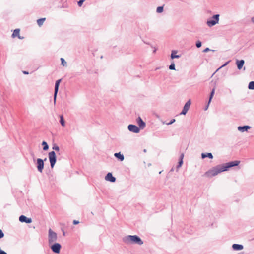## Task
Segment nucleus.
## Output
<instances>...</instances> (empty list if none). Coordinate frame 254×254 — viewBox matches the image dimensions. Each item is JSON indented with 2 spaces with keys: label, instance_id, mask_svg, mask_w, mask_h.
Wrapping results in <instances>:
<instances>
[{
  "label": "nucleus",
  "instance_id": "obj_38",
  "mask_svg": "<svg viewBox=\"0 0 254 254\" xmlns=\"http://www.w3.org/2000/svg\"><path fill=\"white\" fill-rule=\"evenodd\" d=\"M209 50L210 49L208 48H207L203 50V52L206 53L209 51Z\"/></svg>",
  "mask_w": 254,
  "mask_h": 254
},
{
  "label": "nucleus",
  "instance_id": "obj_27",
  "mask_svg": "<svg viewBox=\"0 0 254 254\" xmlns=\"http://www.w3.org/2000/svg\"><path fill=\"white\" fill-rule=\"evenodd\" d=\"M184 157V154H182L181 155V159H180V161H179V165H178V167H180L182 166V163H183V158Z\"/></svg>",
  "mask_w": 254,
  "mask_h": 254
},
{
  "label": "nucleus",
  "instance_id": "obj_20",
  "mask_svg": "<svg viewBox=\"0 0 254 254\" xmlns=\"http://www.w3.org/2000/svg\"><path fill=\"white\" fill-rule=\"evenodd\" d=\"M114 156L118 158L120 161H123L124 159L123 155L121 154L120 153H115Z\"/></svg>",
  "mask_w": 254,
  "mask_h": 254
},
{
  "label": "nucleus",
  "instance_id": "obj_10",
  "mask_svg": "<svg viewBox=\"0 0 254 254\" xmlns=\"http://www.w3.org/2000/svg\"><path fill=\"white\" fill-rule=\"evenodd\" d=\"M239 163H240V161H235L229 162L227 164H226V165H223L224 166V167L225 168L226 171L227 170V169L230 167L237 166L239 164Z\"/></svg>",
  "mask_w": 254,
  "mask_h": 254
},
{
  "label": "nucleus",
  "instance_id": "obj_32",
  "mask_svg": "<svg viewBox=\"0 0 254 254\" xmlns=\"http://www.w3.org/2000/svg\"><path fill=\"white\" fill-rule=\"evenodd\" d=\"M84 1H85V0H80L78 2V4L79 6H81V5H82V4Z\"/></svg>",
  "mask_w": 254,
  "mask_h": 254
},
{
  "label": "nucleus",
  "instance_id": "obj_29",
  "mask_svg": "<svg viewBox=\"0 0 254 254\" xmlns=\"http://www.w3.org/2000/svg\"><path fill=\"white\" fill-rule=\"evenodd\" d=\"M61 64L63 66H65L66 64V62L65 61L64 58H61Z\"/></svg>",
  "mask_w": 254,
  "mask_h": 254
},
{
  "label": "nucleus",
  "instance_id": "obj_41",
  "mask_svg": "<svg viewBox=\"0 0 254 254\" xmlns=\"http://www.w3.org/2000/svg\"><path fill=\"white\" fill-rule=\"evenodd\" d=\"M227 64H228V63H225L223 65H222V66H221V67H223V66H225V65H226Z\"/></svg>",
  "mask_w": 254,
  "mask_h": 254
},
{
  "label": "nucleus",
  "instance_id": "obj_7",
  "mask_svg": "<svg viewBox=\"0 0 254 254\" xmlns=\"http://www.w3.org/2000/svg\"><path fill=\"white\" fill-rule=\"evenodd\" d=\"M190 104L191 103L190 100L187 101V102L185 104L181 114L186 115L190 107Z\"/></svg>",
  "mask_w": 254,
  "mask_h": 254
},
{
  "label": "nucleus",
  "instance_id": "obj_12",
  "mask_svg": "<svg viewBox=\"0 0 254 254\" xmlns=\"http://www.w3.org/2000/svg\"><path fill=\"white\" fill-rule=\"evenodd\" d=\"M19 221L21 222H25L26 223H30L32 222V219L31 218H27L24 215H21L19 217Z\"/></svg>",
  "mask_w": 254,
  "mask_h": 254
},
{
  "label": "nucleus",
  "instance_id": "obj_37",
  "mask_svg": "<svg viewBox=\"0 0 254 254\" xmlns=\"http://www.w3.org/2000/svg\"><path fill=\"white\" fill-rule=\"evenodd\" d=\"M0 254H7L6 253L1 250H0Z\"/></svg>",
  "mask_w": 254,
  "mask_h": 254
},
{
  "label": "nucleus",
  "instance_id": "obj_34",
  "mask_svg": "<svg viewBox=\"0 0 254 254\" xmlns=\"http://www.w3.org/2000/svg\"><path fill=\"white\" fill-rule=\"evenodd\" d=\"M4 236V234L2 232V230L0 229V239L3 238Z\"/></svg>",
  "mask_w": 254,
  "mask_h": 254
},
{
  "label": "nucleus",
  "instance_id": "obj_31",
  "mask_svg": "<svg viewBox=\"0 0 254 254\" xmlns=\"http://www.w3.org/2000/svg\"><path fill=\"white\" fill-rule=\"evenodd\" d=\"M196 46L197 48H199L201 46V42L199 41H197L196 44Z\"/></svg>",
  "mask_w": 254,
  "mask_h": 254
},
{
  "label": "nucleus",
  "instance_id": "obj_3",
  "mask_svg": "<svg viewBox=\"0 0 254 254\" xmlns=\"http://www.w3.org/2000/svg\"><path fill=\"white\" fill-rule=\"evenodd\" d=\"M49 158L50 162L51 168H53L56 161V154L54 151H52L49 153Z\"/></svg>",
  "mask_w": 254,
  "mask_h": 254
},
{
  "label": "nucleus",
  "instance_id": "obj_36",
  "mask_svg": "<svg viewBox=\"0 0 254 254\" xmlns=\"http://www.w3.org/2000/svg\"><path fill=\"white\" fill-rule=\"evenodd\" d=\"M73 224H74V225H76V224H79V222L78 221H77V220H73Z\"/></svg>",
  "mask_w": 254,
  "mask_h": 254
},
{
  "label": "nucleus",
  "instance_id": "obj_23",
  "mask_svg": "<svg viewBox=\"0 0 254 254\" xmlns=\"http://www.w3.org/2000/svg\"><path fill=\"white\" fill-rule=\"evenodd\" d=\"M60 123H61V125L63 127H64L65 126V121H64V119L63 116V115H61L60 116Z\"/></svg>",
  "mask_w": 254,
  "mask_h": 254
},
{
  "label": "nucleus",
  "instance_id": "obj_30",
  "mask_svg": "<svg viewBox=\"0 0 254 254\" xmlns=\"http://www.w3.org/2000/svg\"><path fill=\"white\" fill-rule=\"evenodd\" d=\"M169 69L171 70H175V64L174 63H172L171 65L169 66Z\"/></svg>",
  "mask_w": 254,
  "mask_h": 254
},
{
  "label": "nucleus",
  "instance_id": "obj_14",
  "mask_svg": "<svg viewBox=\"0 0 254 254\" xmlns=\"http://www.w3.org/2000/svg\"><path fill=\"white\" fill-rule=\"evenodd\" d=\"M138 125L140 128H143L145 126V123L142 121L140 117H138L136 120Z\"/></svg>",
  "mask_w": 254,
  "mask_h": 254
},
{
  "label": "nucleus",
  "instance_id": "obj_33",
  "mask_svg": "<svg viewBox=\"0 0 254 254\" xmlns=\"http://www.w3.org/2000/svg\"><path fill=\"white\" fill-rule=\"evenodd\" d=\"M53 149L58 151L59 150V147L57 145H54L53 147Z\"/></svg>",
  "mask_w": 254,
  "mask_h": 254
},
{
  "label": "nucleus",
  "instance_id": "obj_21",
  "mask_svg": "<svg viewBox=\"0 0 254 254\" xmlns=\"http://www.w3.org/2000/svg\"><path fill=\"white\" fill-rule=\"evenodd\" d=\"M45 20H46L45 18H43L38 19L37 21L38 25L39 26H41L43 24V23L44 22Z\"/></svg>",
  "mask_w": 254,
  "mask_h": 254
},
{
  "label": "nucleus",
  "instance_id": "obj_5",
  "mask_svg": "<svg viewBox=\"0 0 254 254\" xmlns=\"http://www.w3.org/2000/svg\"><path fill=\"white\" fill-rule=\"evenodd\" d=\"M219 16V15L218 14L214 15L212 17L213 19L207 21V25L209 26H212L215 25L216 23H218Z\"/></svg>",
  "mask_w": 254,
  "mask_h": 254
},
{
  "label": "nucleus",
  "instance_id": "obj_28",
  "mask_svg": "<svg viewBox=\"0 0 254 254\" xmlns=\"http://www.w3.org/2000/svg\"><path fill=\"white\" fill-rule=\"evenodd\" d=\"M163 7H162V6L158 7L157 8V12L158 13L162 12L163 11Z\"/></svg>",
  "mask_w": 254,
  "mask_h": 254
},
{
  "label": "nucleus",
  "instance_id": "obj_40",
  "mask_svg": "<svg viewBox=\"0 0 254 254\" xmlns=\"http://www.w3.org/2000/svg\"><path fill=\"white\" fill-rule=\"evenodd\" d=\"M24 74H28V72H26V71H23V72Z\"/></svg>",
  "mask_w": 254,
  "mask_h": 254
},
{
  "label": "nucleus",
  "instance_id": "obj_4",
  "mask_svg": "<svg viewBox=\"0 0 254 254\" xmlns=\"http://www.w3.org/2000/svg\"><path fill=\"white\" fill-rule=\"evenodd\" d=\"M57 234L53 232L51 229L49 230V242L52 243L57 240Z\"/></svg>",
  "mask_w": 254,
  "mask_h": 254
},
{
  "label": "nucleus",
  "instance_id": "obj_39",
  "mask_svg": "<svg viewBox=\"0 0 254 254\" xmlns=\"http://www.w3.org/2000/svg\"><path fill=\"white\" fill-rule=\"evenodd\" d=\"M251 20L253 23H254V17H252Z\"/></svg>",
  "mask_w": 254,
  "mask_h": 254
},
{
  "label": "nucleus",
  "instance_id": "obj_1",
  "mask_svg": "<svg viewBox=\"0 0 254 254\" xmlns=\"http://www.w3.org/2000/svg\"><path fill=\"white\" fill-rule=\"evenodd\" d=\"M225 171H226V169L224 165H218L206 172L205 175L207 177H211Z\"/></svg>",
  "mask_w": 254,
  "mask_h": 254
},
{
  "label": "nucleus",
  "instance_id": "obj_17",
  "mask_svg": "<svg viewBox=\"0 0 254 254\" xmlns=\"http://www.w3.org/2000/svg\"><path fill=\"white\" fill-rule=\"evenodd\" d=\"M251 128V127L250 126H244L243 127H241V126H239L238 127V129L241 131V132H244V131H247L249 129H250Z\"/></svg>",
  "mask_w": 254,
  "mask_h": 254
},
{
  "label": "nucleus",
  "instance_id": "obj_35",
  "mask_svg": "<svg viewBox=\"0 0 254 254\" xmlns=\"http://www.w3.org/2000/svg\"><path fill=\"white\" fill-rule=\"evenodd\" d=\"M175 122V119H172L169 123H166V124L168 125H171V124H173Z\"/></svg>",
  "mask_w": 254,
  "mask_h": 254
},
{
  "label": "nucleus",
  "instance_id": "obj_26",
  "mask_svg": "<svg viewBox=\"0 0 254 254\" xmlns=\"http://www.w3.org/2000/svg\"><path fill=\"white\" fill-rule=\"evenodd\" d=\"M249 89L253 90L254 89V81H251L249 84Z\"/></svg>",
  "mask_w": 254,
  "mask_h": 254
},
{
  "label": "nucleus",
  "instance_id": "obj_13",
  "mask_svg": "<svg viewBox=\"0 0 254 254\" xmlns=\"http://www.w3.org/2000/svg\"><path fill=\"white\" fill-rule=\"evenodd\" d=\"M105 179L107 181H110L111 182H114L116 181V178L112 176V173H108L105 177Z\"/></svg>",
  "mask_w": 254,
  "mask_h": 254
},
{
  "label": "nucleus",
  "instance_id": "obj_25",
  "mask_svg": "<svg viewBox=\"0 0 254 254\" xmlns=\"http://www.w3.org/2000/svg\"><path fill=\"white\" fill-rule=\"evenodd\" d=\"M42 144L43 146V150H47L48 149L49 146L45 141H43Z\"/></svg>",
  "mask_w": 254,
  "mask_h": 254
},
{
  "label": "nucleus",
  "instance_id": "obj_6",
  "mask_svg": "<svg viewBox=\"0 0 254 254\" xmlns=\"http://www.w3.org/2000/svg\"><path fill=\"white\" fill-rule=\"evenodd\" d=\"M61 248V245L59 243H55L54 245H53L51 247L52 250L54 252L57 254L60 253Z\"/></svg>",
  "mask_w": 254,
  "mask_h": 254
},
{
  "label": "nucleus",
  "instance_id": "obj_9",
  "mask_svg": "<svg viewBox=\"0 0 254 254\" xmlns=\"http://www.w3.org/2000/svg\"><path fill=\"white\" fill-rule=\"evenodd\" d=\"M61 80H62L61 79H59L56 81V83H55V93H54V103L56 102V99L57 93L58 91L59 86V85H60V83Z\"/></svg>",
  "mask_w": 254,
  "mask_h": 254
},
{
  "label": "nucleus",
  "instance_id": "obj_2",
  "mask_svg": "<svg viewBox=\"0 0 254 254\" xmlns=\"http://www.w3.org/2000/svg\"><path fill=\"white\" fill-rule=\"evenodd\" d=\"M124 242L128 244H137L138 245H142L143 241L141 239L136 235H128L124 238Z\"/></svg>",
  "mask_w": 254,
  "mask_h": 254
},
{
  "label": "nucleus",
  "instance_id": "obj_16",
  "mask_svg": "<svg viewBox=\"0 0 254 254\" xmlns=\"http://www.w3.org/2000/svg\"><path fill=\"white\" fill-rule=\"evenodd\" d=\"M20 30L19 29H16L14 30L13 34H12V37L13 38H15V37H18L19 39H22L20 36Z\"/></svg>",
  "mask_w": 254,
  "mask_h": 254
},
{
  "label": "nucleus",
  "instance_id": "obj_24",
  "mask_svg": "<svg viewBox=\"0 0 254 254\" xmlns=\"http://www.w3.org/2000/svg\"><path fill=\"white\" fill-rule=\"evenodd\" d=\"M214 92H215V89L213 88L211 92V94H210V98H209V102H208V104H209L214 96Z\"/></svg>",
  "mask_w": 254,
  "mask_h": 254
},
{
  "label": "nucleus",
  "instance_id": "obj_22",
  "mask_svg": "<svg viewBox=\"0 0 254 254\" xmlns=\"http://www.w3.org/2000/svg\"><path fill=\"white\" fill-rule=\"evenodd\" d=\"M177 53V51H172L171 55V58L172 59L178 58L180 57V56L175 55Z\"/></svg>",
  "mask_w": 254,
  "mask_h": 254
},
{
  "label": "nucleus",
  "instance_id": "obj_8",
  "mask_svg": "<svg viewBox=\"0 0 254 254\" xmlns=\"http://www.w3.org/2000/svg\"><path fill=\"white\" fill-rule=\"evenodd\" d=\"M37 169L40 172H42L44 168V162L42 159L38 158L37 159Z\"/></svg>",
  "mask_w": 254,
  "mask_h": 254
},
{
  "label": "nucleus",
  "instance_id": "obj_18",
  "mask_svg": "<svg viewBox=\"0 0 254 254\" xmlns=\"http://www.w3.org/2000/svg\"><path fill=\"white\" fill-rule=\"evenodd\" d=\"M232 248L235 250H241L243 249V246L242 245L234 244L232 245Z\"/></svg>",
  "mask_w": 254,
  "mask_h": 254
},
{
  "label": "nucleus",
  "instance_id": "obj_15",
  "mask_svg": "<svg viewBox=\"0 0 254 254\" xmlns=\"http://www.w3.org/2000/svg\"><path fill=\"white\" fill-rule=\"evenodd\" d=\"M244 63L245 62L243 60H237L236 61V64H237V68L238 69L240 70L242 68L243 66L244 65Z\"/></svg>",
  "mask_w": 254,
  "mask_h": 254
},
{
  "label": "nucleus",
  "instance_id": "obj_19",
  "mask_svg": "<svg viewBox=\"0 0 254 254\" xmlns=\"http://www.w3.org/2000/svg\"><path fill=\"white\" fill-rule=\"evenodd\" d=\"M201 157L203 159L205 158V157H208L210 159H212L213 157L212 154L211 153H202Z\"/></svg>",
  "mask_w": 254,
  "mask_h": 254
},
{
  "label": "nucleus",
  "instance_id": "obj_11",
  "mask_svg": "<svg viewBox=\"0 0 254 254\" xmlns=\"http://www.w3.org/2000/svg\"><path fill=\"white\" fill-rule=\"evenodd\" d=\"M128 129L129 131L134 133H138L139 131V128L136 126L133 125H129L128 126Z\"/></svg>",
  "mask_w": 254,
  "mask_h": 254
}]
</instances>
